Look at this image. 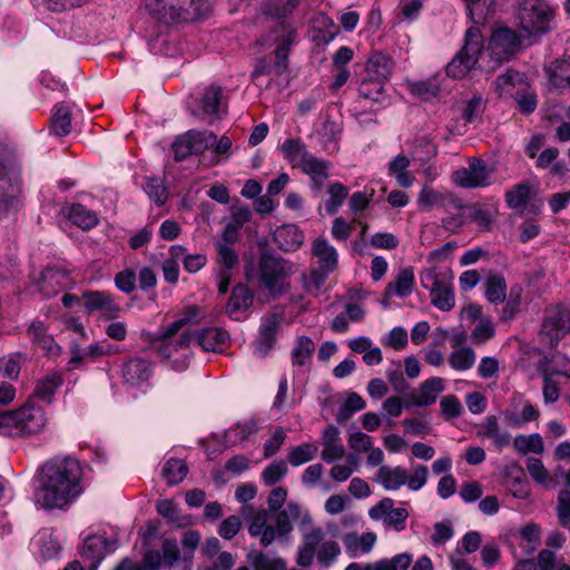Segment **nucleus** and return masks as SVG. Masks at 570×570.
I'll return each instance as SVG.
<instances>
[{
    "label": "nucleus",
    "mask_w": 570,
    "mask_h": 570,
    "mask_svg": "<svg viewBox=\"0 0 570 570\" xmlns=\"http://www.w3.org/2000/svg\"><path fill=\"white\" fill-rule=\"evenodd\" d=\"M82 469L72 456H57L47 461L39 470L35 500L45 509H62L75 501L82 489Z\"/></svg>",
    "instance_id": "f257e3e1"
},
{
    "label": "nucleus",
    "mask_w": 570,
    "mask_h": 570,
    "mask_svg": "<svg viewBox=\"0 0 570 570\" xmlns=\"http://www.w3.org/2000/svg\"><path fill=\"white\" fill-rule=\"evenodd\" d=\"M149 16L165 24L199 19L208 14L209 0H145Z\"/></svg>",
    "instance_id": "f03ea898"
},
{
    "label": "nucleus",
    "mask_w": 570,
    "mask_h": 570,
    "mask_svg": "<svg viewBox=\"0 0 570 570\" xmlns=\"http://www.w3.org/2000/svg\"><path fill=\"white\" fill-rule=\"evenodd\" d=\"M292 273V265L268 253H263L257 266L246 264L245 276L248 282L257 281L271 294L279 293L285 285L286 278Z\"/></svg>",
    "instance_id": "7ed1b4c3"
},
{
    "label": "nucleus",
    "mask_w": 570,
    "mask_h": 570,
    "mask_svg": "<svg viewBox=\"0 0 570 570\" xmlns=\"http://www.w3.org/2000/svg\"><path fill=\"white\" fill-rule=\"evenodd\" d=\"M340 554V544L334 540L326 539L321 528H314L304 534L303 542L297 550L296 562L298 566L307 568L316 557L322 568H330L336 562Z\"/></svg>",
    "instance_id": "20e7f679"
},
{
    "label": "nucleus",
    "mask_w": 570,
    "mask_h": 570,
    "mask_svg": "<svg viewBox=\"0 0 570 570\" xmlns=\"http://www.w3.org/2000/svg\"><path fill=\"white\" fill-rule=\"evenodd\" d=\"M194 335L190 331H181L178 334H167V326L161 327L151 338L159 356L168 366L177 372H183L189 366L190 342Z\"/></svg>",
    "instance_id": "39448f33"
},
{
    "label": "nucleus",
    "mask_w": 570,
    "mask_h": 570,
    "mask_svg": "<svg viewBox=\"0 0 570 570\" xmlns=\"http://www.w3.org/2000/svg\"><path fill=\"white\" fill-rule=\"evenodd\" d=\"M276 45L274 55L275 61L272 63L265 58L256 61L252 72V79L257 80L265 75L282 76L288 69V55L293 45L296 42V30L286 22H279L273 30Z\"/></svg>",
    "instance_id": "423d86ee"
},
{
    "label": "nucleus",
    "mask_w": 570,
    "mask_h": 570,
    "mask_svg": "<svg viewBox=\"0 0 570 570\" xmlns=\"http://www.w3.org/2000/svg\"><path fill=\"white\" fill-rule=\"evenodd\" d=\"M20 193V164L14 151L0 142V215L14 205Z\"/></svg>",
    "instance_id": "0eeeda50"
},
{
    "label": "nucleus",
    "mask_w": 570,
    "mask_h": 570,
    "mask_svg": "<svg viewBox=\"0 0 570 570\" xmlns=\"http://www.w3.org/2000/svg\"><path fill=\"white\" fill-rule=\"evenodd\" d=\"M12 436L28 438L43 431L48 417L45 409L29 397L19 409L9 411Z\"/></svg>",
    "instance_id": "6e6552de"
},
{
    "label": "nucleus",
    "mask_w": 570,
    "mask_h": 570,
    "mask_svg": "<svg viewBox=\"0 0 570 570\" xmlns=\"http://www.w3.org/2000/svg\"><path fill=\"white\" fill-rule=\"evenodd\" d=\"M483 59L482 33L474 26L466 30L465 43L461 51L448 63L446 75L454 79L463 78L479 61Z\"/></svg>",
    "instance_id": "1a4fd4ad"
},
{
    "label": "nucleus",
    "mask_w": 570,
    "mask_h": 570,
    "mask_svg": "<svg viewBox=\"0 0 570 570\" xmlns=\"http://www.w3.org/2000/svg\"><path fill=\"white\" fill-rule=\"evenodd\" d=\"M552 17L553 11L546 0H523L518 10L520 27L528 35L549 31Z\"/></svg>",
    "instance_id": "9d476101"
},
{
    "label": "nucleus",
    "mask_w": 570,
    "mask_h": 570,
    "mask_svg": "<svg viewBox=\"0 0 570 570\" xmlns=\"http://www.w3.org/2000/svg\"><path fill=\"white\" fill-rule=\"evenodd\" d=\"M519 46L520 39L515 31L505 27L497 29L492 33L485 50L482 49L483 59L489 57V62H493L492 66H489V69H493L502 61L509 60L515 53Z\"/></svg>",
    "instance_id": "9b49d317"
},
{
    "label": "nucleus",
    "mask_w": 570,
    "mask_h": 570,
    "mask_svg": "<svg viewBox=\"0 0 570 570\" xmlns=\"http://www.w3.org/2000/svg\"><path fill=\"white\" fill-rule=\"evenodd\" d=\"M568 333H570V308L564 305L548 308L540 332L542 341L550 347H554Z\"/></svg>",
    "instance_id": "f8f14e48"
},
{
    "label": "nucleus",
    "mask_w": 570,
    "mask_h": 570,
    "mask_svg": "<svg viewBox=\"0 0 570 570\" xmlns=\"http://www.w3.org/2000/svg\"><path fill=\"white\" fill-rule=\"evenodd\" d=\"M492 169L480 158H471L468 167L456 169L452 175L453 183L462 188L474 189L492 184Z\"/></svg>",
    "instance_id": "ddd939ff"
},
{
    "label": "nucleus",
    "mask_w": 570,
    "mask_h": 570,
    "mask_svg": "<svg viewBox=\"0 0 570 570\" xmlns=\"http://www.w3.org/2000/svg\"><path fill=\"white\" fill-rule=\"evenodd\" d=\"M216 141V135L212 131L189 130L179 136L173 144L175 159L177 161L194 154H200L212 148Z\"/></svg>",
    "instance_id": "4468645a"
},
{
    "label": "nucleus",
    "mask_w": 570,
    "mask_h": 570,
    "mask_svg": "<svg viewBox=\"0 0 570 570\" xmlns=\"http://www.w3.org/2000/svg\"><path fill=\"white\" fill-rule=\"evenodd\" d=\"M153 374L154 364L148 357L134 356L125 361L121 365L124 383L130 387H139L144 383H147Z\"/></svg>",
    "instance_id": "2eb2a0df"
},
{
    "label": "nucleus",
    "mask_w": 570,
    "mask_h": 570,
    "mask_svg": "<svg viewBox=\"0 0 570 570\" xmlns=\"http://www.w3.org/2000/svg\"><path fill=\"white\" fill-rule=\"evenodd\" d=\"M114 550V542H110L102 534H94L85 539L79 553L89 567L97 570L105 557Z\"/></svg>",
    "instance_id": "dca6fc26"
},
{
    "label": "nucleus",
    "mask_w": 570,
    "mask_h": 570,
    "mask_svg": "<svg viewBox=\"0 0 570 570\" xmlns=\"http://www.w3.org/2000/svg\"><path fill=\"white\" fill-rule=\"evenodd\" d=\"M331 167L332 164L330 161L309 154L297 168L311 178V189L314 196L317 197L324 187L325 180L330 176Z\"/></svg>",
    "instance_id": "f3484780"
},
{
    "label": "nucleus",
    "mask_w": 570,
    "mask_h": 570,
    "mask_svg": "<svg viewBox=\"0 0 570 570\" xmlns=\"http://www.w3.org/2000/svg\"><path fill=\"white\" fill-rule=\"evenodd\" d=\"M444 380L433 376L422 382L417 390L413 391L407 401L415 406H429L435 403L438 396L444 391Z\"/></svg>",
    "instance_id": "a211bd4d"
},
{
    "label": "nucleus",
    "mask_w": 570,
    "mask_h": 570,
    "mask_svg": "<svg viewBox=\"0 0 570 570\" xmlns=\"http://www.w3.org/2000/svg\"><path fill=\"white\" fill-rule=\"evenodd\" d=\"M323 451L321 458L326 463H333L345 456V448L342 443L340 430L333 425H327L322 432Z\"/></svg>",
    "instance_id": "6ab92c4d"
},
{
    "label": "nucleus",
    "mask_w": 570,
    "mask_h": 570,
    "mask_svg": "<svg viewBox=\"0 0 570 570\" xmlns=\"http://www.w3.org/2000/svg\"><path fill=\"white\" fill-rule=\"evenodd\" d=\"M502 483L518 499H527L530 493L523 469L517 463L508 464L502 471Z\"/></svg>",
    "instance_id": "aec40b11"
},
{
    "label": "nucleus",
    "mask_w": 570,
    "mask_h": 570,
    "mask_svg": "<svg viewBox=\"0 0 570 570\" xmlns=\"http://www.w3.org/2000/svg\"><path fill=\"white\" fill-rule=\"evenodd\" d=\"M479 434L489 439L491 441V445L498 452H501L504 448H508L512 442L511 433L500 426L499 420L495 415H488L484 419V422L481 424Z\"/></svg>",
    "instance_id": "412c9836"
},
{
    "label": "nucleus",
    "mask_w": 570,
    "mask_h": 570,
    "mask_svg": "<svg viewBox=\"0 0 570 570\" xmlns=\"http://www.w3.org/2000/svg\"><path fill=\"white\" fill-rule=\"evenodd\" d=\"M385 85L386 82L363 77L358 86L360 97L371 104L377 105L379 108H384L390 105L391 101Z\"/></svg>",
    "instance_id": "4be33fe9"
},
{
    "label": "nucleus",
    "mask_w": 570,
    "mask_h": 570,
    "mask_svg": "<svg viewBox=\"0 0 570 570\" xmlns=\"http://www.w3.org/2000/svg\"><path fill=\"white\" fill-rule=\"evenodd\" d=\"M527 81L523 73L518 71L508 70L497 77L493 82L494 90L500 97L514 98L518 91L527 89Z\"/></svg>",
    "instance_id": "5701e85b"
},
{
    "label": "nucleus",
    "mask_w": 570,
    "mask_h": 570,
    "mask_svg": "<svg viewBox=\"0 0 570 570\" xmlns=\"http://www.w3.org/2000/svg\"><path fill=\"white\" fill-rule=\"evenodd\" d=\"M271 518V512L262 509L254 514L248 527L249 534L252 537H259L263 547H268L275 540V530L269 523Z\"/></svg>",
    "instance_id": "b1692460"
},
{
    "label": "nucleus",
    "mask_w": 570,
    "mask_h": 570,
    "mask_svg": "<svg viewBox=\"0 0 570 570\" xmlns=\"http://www.w3.org/2000/svg\"><path fill=\"white\" fill-rule=\"evenodd\" d=\"M392 59L382 52H375L366 62L364 78L387 82L392 75Z\"/></svg>",
    "instance_id": "393cba45"
},
{
    "label": "nucleus",
    "mask_w": 570,
    "mask_h": 570,
    "mask_svg": "<svg viewBox=\"0 0 570 570\" xmlns=\"http://www.w3.org/2000/svg\"><path fill=\"white\" fill-rule=\"evenodd\" d=\"M346 552L355 558L358 554H366L372 551L376 535L373 532H365L358 535L356 532H348L342 537Z\"/></svg>",
    "instance_id": "a878e982"
},
{
    "label": "nucleus",
    "mask_w": 570,
    "mask_h": 570,
    "mask_svg": "<svg viewBox=\"0 0 570 570\" xmlns=\"http://www.w3.org/2000/svg\"><path fill=\"white\" fill-rule=\"evenodd\" d=\"M312 253L317 258L321 269L333 272L336 268L338 255L327 239L316 238L312 244Z\"/></svg>",
    "instance_id": "bb28decb"
},
{
    "label": "nucleus",
    "mask_w": 570,
    "mask_h": 570,
    "mask_svg": "<svg viewBox=\"0 0 570 570\" xmlns=\"http://www.w3.org/2000/svg\"><path fill=\"white\" fill-rule=\"evenodd\" d=\"M274 239L282 250L291 252L297 249L304 242V234L296 225L287 224L277 228Z\"/></svg>",
    "instance_id": "cd10ccee"
},
{
    "label": "nucleus",
    "mask_w": 570,
    "mask_h": 570,
    "mask_svg": "<svg viewBox=\"0 0 570 570\" xmlns=\"http://www.w3.org/2000/svg\"><path fill=\"white\" fill-rule=\"evenodd\" d=\"M68 276L65 272L55 268H47L41 273L39 291L46 297L57 295L66 285Z\"/></svg>",
    "instance_id": "c85d7f7f"
},
{
    "label": "nucleus",
    "mask_w": 570,
    "mask_h": 570,
    "mask_svg": "<svg viewBox=\"0 0 570 570\" xmlns=\"http://www.w3.org/2000/svg\"><path fill=\"white\" fill-rule=\"evenodd\" d=\"M407 481V471L402 466L381 465L377 472V482L387 491H395Z\"/></svg>",
    "instance_id": "c756f323"
},
{
    "label": "nucleus",
    "mask_w": 570,
    "mask_h": 570,
    "mask_svg": "<svg viewBox=\"0 0 570 570\" xmlns=\"http://www.w3.org/2000/svg\"><path fill=\"white\" fill-rule=\"evenodd\" d=\"M27 334L33 344L47 351L49 354H57L59 346L53 337L48 334V328L42 321H33L27 330Z\"/></svg>",
    "instance_id": "7c9ffc66"
},
{
    "label": "nucleus",
    "mask_w": 570,
    "mask_h": 570,
    "mask_svg": "<svg viewBox=\"0 0 570 570\" xmlns=\"http://www.w3.org/2000/svg\"><path fill=\"white\" fill-rule=\"evenodd\" d=\"M198 345L206 352H217L222 350L229 335L225 330L219 327H207L197 334Z\"/></svg>",
    "instance_id": "2f4dec72"
},
{
    "label": "nucleus",
    "mask_w": 570,
    "mask_h": 570,
    "mask_svg": "<svg viewBox=\"0 0 570 570\" xmlns=\"http://www.w3.org/2000/svg\"><path fill=\"white\" fill-rule=\"evenodd\" d=\"M63 377L59 372H51L38 381L30 397L35 401L42 400L51 403L56 391L62 385Z\"/></svg>",
    "instance_id": "473e14b6"
},
{
    "label": "nucleus",
    "mask_w": 570,
    "mask_h": 570,
    "mask_svg": "<svg viewBox=\"0 0 570 570\" xmlns=\"http://www.w3.org/2000/svg\"><path fill=\"white\" fill-rule=\"evenodd\" d=\"M204 317L199 307L189 305L185 307L178 317L167 325V334H178L181 331H189L187 327L198 324Z\"/></svg>",
    "instance_id": "72a5a7b5"
},
{
    "label": "nucleus",
    "mask_w": 570,
    "mask_h": 570,
    "mask_svg": "<svg viewBox=\"0 0 570 570\" xmlns=\"http://www.w3.org/2000/svg\"><path fill=\"white\" fill-rule=\"evenodd\" d=\"M253 301L254 293L246 285L237 284L232 291L226 307L228 315L233 316L238 312L247 311L252 306Z\"/></svg>",
    "instance_id": "f704fd0d"
},
{
    "label": "nucleus",
    "mask_w": 570,
    "mask_h": 570,
    "mask_svg": "<svg viewBox=\"0 0 570 570\" xmlns=\"http://www.w3.org/2000/svg\"><path fill=\"white\" fill-rule=\"evenodd\" d=\"M413 284L414 273L412 268H403L397 273L395 281L386 286L384 296L385 298L393 295L405 297L412 293Z\"/></svg>",
    "instance_id": "c9c22d12"
},
{
    "label": "nucleus",
    "mask_w": 570,
    "mask_h": 570,
    "mask_svg": "<svg viewBox=\"0 0 570 570\" xmlns=\"http://www.w3.org/2000/svg\"><path fill=\"white\" fill-rule=\"evenodd\" d=\"M315 344L308 336H299L291 352L293 366H306L311 363Z\"/></svg>",
    "instance_id": "e433bc0d"
},
{
    "label": "nucleus",
    "mask_w": 570,
    "mask_h": 570,
    "mask_svg": "<svg viewBox=\"0 0 570 570\" xmlns=\"http://www.w3.org/2000/svg\"><path fill=\"white\" fill-rule=\"evenodd\" d=\"M433 306L443 312L451 311L455 305L454 289L450 282L444 281L435 289L430 292Z\"/></svg>",
    "instance_id": "4c0bfd02"
},
{
    "label": "nucleus",
    "mask_w": 570,
    "mask_h": 570,
    "mask_svg": "<svg viewBox=\"0 0 570 570\" xmlns=\"http://www.w3.org/2000/svg\"><path fill=\"white\" fill-rule=\"evenodd\" d=\"M318 453V446L315 443L304 442L296 446H291L287 453V462L292 466H301L307 462H311L316 458Z\"/></svg>",
    "instance_id": "58836bf2"
},
{
    "label": "nucleus",
    "mask_w": 570,
    "mask_h": 570,
    "mask_svg": "<svg viewBox=\"0 0 570 570\" xmlns=\"http://www.w3.org/2000/svg\"><path fill=\"white\" fill-rule=\"evenodd\" d=\"M67 216L73 225L81 229L94 228L99 222L96 213L81 204L71 205Z\"/></svg>",
    "instance_id": "ea45409f"
},
{
    "label": "nucleus",
    "mask_w": 570,
    "mask_h": 570,
    "mask_svg": "<svg viewBox=\"0 0 570 570\" xmlns=\"http://www.w3.org/2000/svg\"><path fill=\"white\" fill-rule=\"evenodd\" d=\"M485 298L493 304L502 303L507 297V282L503 275L490 274L485 281Z\"/></svg>",
    "instance_id": "a19ab883"
},
{
    "label": "nucleus",
    "mask_w": 570,
    "mask_h": 570,
    "mask_svg": "<svg viewBox=\"0 0 570 570\" xmlns=\"http://www.w3.org/2000/svg\"><path fill=\"white\" fill-rule=\"evenodd\" d=\"M50 129L57 137H65L71 131V112L68 106L61 104L55 107Z\"/></svg>",
    "instance_id": "79ce46f5"
},
{
    "label": "nucleus",
    "mask_w": 570,
    "mask_h": 570,
    "mask_svg": "<svg viewBox=\"0 0 570 570\" xmlns=\"http://www.w3.org/2000/svg\"><path fill=\"white\" fill-rule=\"evenodd\" d=\"M217 248V272H226L233 273V271L238 266L239 258L236 250L228 244L218 242L216 244Z\"/></svg>",
    "instance_id": "37998d69"
},
{
    "label": "nucleus",
    "mask_w": 570,
    "mask_h": 570,
    "mask_svg": "<svg viewBox=\"0 0 570 570\" xmlns=\"http://www.w3.org/2000/svg\"><path fill=\"white\" fill-rule=\"evenodd\" d=\"M282 151L284 157L296 168L311 154L299 138L285 140L282 146Z\"/></svg>",
    "instance_id": "c03bdc74"
},
{
    "label": "nucleus",
    "mask_w": 570,
    "mask_h": 570,
    "mask_svg": "<svg viewBox=\"0 0 570 570\" xmlns=\"http://www.w3.org/2000/svg\"><path fill=\"white\" fill-rule=\"evenodd\" d=\"M223 89L220 86L207 87L200 99V108L204 115L216 116L219 112Z\"/></svg>",
    "instance_id": "a18cd8bd"
},
{
    "label": "nucleus",
    "mask_w": 570,
    "mask_h": 570,
    "mask_svg": "<svg viewBox=\"0 0 570 570\" xmlns=\"http://www.w3.org/2000/svg\"><path fill=\"white\" fill-rule=\"evenodd\" d=\"M298 515L299 508L294 503L287 504L286 509L279 511L275 518V525H273L275 530V539L277 537L288 534L293 529L291 519H297Z\"/></svg>",
    "instance_id": "49530a36"
},
{
    "label": "nucleus",
    "mask_w": 570,
    "mask_h": 570,
    "mask_svg": "<svg viewBox=\"0 0 570 570\" xmlns=\"http://www.w3.org/2000/svg\"><path fill=\"white\" fill-rule=\"evenodd\" d=\"M475 360L476 355L469 346H462L454 350L448 358L450 366L460 372L468 371L473 367Z\"/></svg>",
    "instance_id": "de8ad7c7"
},
{
    "label": "nucleus",
    "mask_w": 570,
    "mask_h": 570,
    "mask_svg": "<svg viewBox=\"0 0 570 570\" xmlns=\"http://www.w3.org/2000/svg\"><path fill=\"white\" fill-rule=\"evenodd\" d=\"M365 406L366 403L361 395L355 392L348 393L336 413V422L340 424L346 422L354 413L364 410Z\"/></svg>",
    "instance_id": "09e8293b"
},
{
    "label": "nucleus",
    "mask_w": 570,
    "mask_h": 570,
    "mask_svg": "<svg viewBox=\"0 0 570 570\" xmlns=\"http://www.w3.org/2000/svg\"><path fill=\"white\" fill-rule=\"evenodd\" d=\"M412 560V554L404 552L391 559H382L372 564H367L364 567V570H407Z\"/></svg>",
    "instance_id": "8fccbe9b"
},
{
    "label": "nucleus",
    "mask_w": 570,
    "mask_h": 570,
    "mask_svg": "<svg viewBox=\"0 0 570 570\" xmlns=\"http://www.w3.org/2000/svg\"><path fill=\"white\" fill-rule=\"evenodd\" d=\"M160 30L158 33L153 36H147L148 38V48L151 53L154 55H164V56H170L174 50V46L169 40V37L167 35V29L169 24H165L160 22Z\"/></svg>",
    "instance_id": "3c124183"
},
{
    "label": "nucleus",
    "mask_w": 570,
    "mask_h": 570,
    "mask_svg": "<svg viewBox=\"0 0 570 570\" xmlns=\"http://www.w3.org/2000/svg\"><path fill=\"white\" fill-rule=\"evenodd\" d=\"M160 30L158 33L153 36H147L148 38V48L151 53L154 55H164V56H170L174 50V46L169 40V37L167 35V29L169 24H165L160 22Z\"/></svg>",
    "instance_id": "603ef678"
},
{
    "label": "nucleus",
    "mask_w": 570,
    "mask_h": 570,
    "mask_svg": "<svg viewBox=\"0 0 570 570\" xmlns=\"http://www.w3.org/2000/svg\"><path fill=\"white\" fill-rule=\"evenodd\" d=\"M514 449L522 454H541L544 450L543 440L540 434L518 435L513 439Z\"/></svg>",
    "instance_id": "864d4df0"
},
{
    "label": "nucleus",
    "mask_w": 570,
    "mask_h": 570,
    "mask_svg": "<svg viewBox=\"0 0 570 570\" xmlns=\"http://www.w3.org/2000/svg\"><path fill=\"white\" fill-rule=\"evenodd\" d=\"M187 464L179 459H169L163 468V476L168 485L180 483L187 475Z\"/></svg>",
    "instance_id": "5fc2aeb1"
},
{
    "label": "nucleus",
    "mask_w": 570,
    "mask_h": 570,
    "mask_svg": "<svg viewBox=\"0 0 570 570\" xmlns=\"http://www.w3.org/2000/svg\"><path fill=\"white\" fill-rule=\"evenodd\" d=\"M530 198V185L520 183L505 191V202L509 208L520 209L524 207Z\"/></svg>",
    "instance_id": "6e6d98bb"
},
{
    "label": "nucleus",
    "mask_w": 570,
    "mask_h": 570,
    "mask_svg": "<svg viewBox=\"0 0 570 570\" xmlns=\"http://www.w3.org/2000/svg\"><path fill=\"white\" fill-rule=\"evenodd\" d=\"M542 374L549 376L570 377V358L560 352L552 354L549 363L543 368Z\"/></svg>",
    "instance_id": "4d7b16f0"
},
{
    "label": "nucleus",
    "mask_w": 570,
    "mask_h": 570,
    "mask_svg": "<svg viewBox=\"0 0 570 570\" xmlns=\"http://www.w3.org/2000/svg\"><path fill=\"white\" fill-rule=\"evenodd\" d=\"M144 190L156 205L161 206L167 202L168 193L164 181L159 177H146Z\"/></svg>",
    "instance_id": "13d9d810"
},
{
    "label": "nucleus",
    "mask_w": 570,
    "mask_h": 570,
    "mask_svg": "<svg viewBox=\"0 0 570 570\" xmlns=\"http://www.w3.org/2000/svg\"><path fill=\"white\" fill-rule=\"evenodd\" d=\"M441 88L439 76H433L424 80L415 81L410 85L411 92L423 99L436 97Z\"/></svg>",
    "instance_id": "bf43d9fd"
},
{
    "label": "nucleus",
    "mask_w": 570,
    "mask_h": 570,
    "mask_svg": "<svg viewBox=\"0 0 570 570\" xmlns=\"http://www.w3.org/2000/svg\"><path fill=\"white\" fill-rule=\"evenodd\" d=\"M327 193L330 198L325 203V209L330 215H334L344 204L348 195V188L341 183H334L330 185Z\"/></svg>",
    "instance_id": "052dcab7"
},
{
    "label": "nucleus",
    "mask_w": 570,
    "mask_h": 570,
    "mask_svg": "<svg viewBox=\"0 0 570 570\" xmlns=\"http://www.w3.org/2000/svg\"><path fill=\"white\" fill-rule=\"evenodd\" d=\"M254 570H285L286 564L281 558H271L263 552L248 556Z\"/></svg>",
    "instance_id": "680f3d73"
},
{
    "label": "nucleus",
    "mask_w": 570,
    "mask_h": 570,
    "mask_svg": "<svg viewBox=\"0 0 570 570\" xmlns=\"http://www.w3.org/2000/svg\"><path fill=\"white\" fill-rule=\"evenodd\" d=\"M495 334L493 321L490 316L482 317L471 332V341L475 345H481L491 340Z\"/></svg>",
    "instance_id": "e2e57ef3"
},
{
    "label": "nucleus",
    "mask_w": 570,
    "mask_h": 570,
    "mask_svg": "<svg viewBox=\"0 0 570 570\" xmlns=\"http://www.w3.org/2000/svg\"><path fill=\"white\" fill-rule=\"evenodd\" d=\"M498 215V209L490 206H476L473 208L471 219L481 230H490Z\"/></svg>",
    "instance_id": "0e129e2a"
},
{
    "label": "nucleus",
    "mask_w": 570,
    "mask_h": 570,
    "mask_svg": "<svg viewBox=\"0 0 570 570\" xmlns=\"http://www.w3.org/2000/svg\"><path fill=\"white\" fill-rule=\"evenodd\" d=\"M550 82L556 88H570V57L556 63L550 72Z\"/></svg>",
    "instance_id": "69168bd1"
},
{
    "label": "nucleus",
    "mask_w": 570,
    "mask_h": 570,
    "mask_svg": "<svg viewBox=\"0 0 570 570\" xmlns=\"http://www.w3.org/2000/svg\"><path fill=\"white\" fill-rule=\"evenodd\" d=\"M257 423L254 420H248L229 429L226 433V438L228 442L235 444L247 440L248 436L257 432Z\"/></svg>",
    "instance_id": "338daca9"
},
{
    "label": "nucleus",
    "mask_w": 570,
    "mask_h": 570,
    "mask_svg": "<svg viewBox=\"0 0 570 570\" xmlns=\"http://www.w3.org/2000/svg\"><path fill=\"white\" fill-rule=\"evenodd\" d=\"M287 465L283 460H276L267 465L262 472V479L266 485H274L287 474Z\"/></svg>",
    "instance_id": "774afa93"
}]
</instances>
